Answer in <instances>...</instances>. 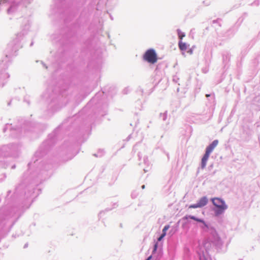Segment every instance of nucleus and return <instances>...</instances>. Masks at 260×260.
<instances>
[{"mask_svg": "<svg viewBox=\"0 0 260 260\" xmlns=\"http://www.w3.org/2000/svg\"><path fill=\"white\" fill-rule=\"evenodd\" d=\"M214 206L217 208L215 210V214L216 216L219 215L228 208L224 201L219 198H214L211 199Z\"/></svg>", "mask_w": 260, "mask_h": 260, "instance_id": "f257e3e1", "label": "nucleus"}, {"mask_svg": "<svg viewBox=\"0 0 260 260\" xmlns=\"http://www.w3.org/2000/svg\"><path fill=\"white\" fill-rule=\"evenodd\" d=\"M143 59L150 64H154L157 61V55L154 49H149L144 54Z\"/></svg>", "mask_w": 260, "mask_h": 260, "instance_id": "f03ea898", "label": "nucleus"}, {"mask_svg": "<svg viewBox=\"0 0 260 260\" xmlns=\"http://www.w3.org/2000/svg\"><path fill=\"white\" fill-rule=\"evenodd\" d=\"M218 144V141L215 140L212 142V143L208 146L206 150V152L210 154V153L212 152L214 149L217 146Z\"/></svg>", "mask_w": 260, "mask_h": 260, "instance_id": "7ed1b4c3", "label": "nucleus"}, {"mask_svg": "<svg viewBox=\"0 0 260 260\" xmlns=\"http://www.w3.org/2000/svg\"><path fill=\"white\" fill-rule=\"evenodd\" d=\"M208 203V199L206 197H204L200 199V200L197 203L199 205L200 207H202L205 206Z\"/></svg>", "mask_w": 260, "mask_h": 260, "instance_id": "20e7f679", "label": "nucleus"}, {"mask_svg": "<svg viewBox=\"0 0 260 260\" xmlns=\"http://www.w3.org/2000/svg\"><path fill=\"white\" fill-rule=\"evenodd\" d=\"M210 154L205 152L204 156L202 159V168H204L206 166L207 161L209 158Z\"/></svg>", "mask_w": 260, "mask_h": 260, "instance_id": "39448f33", "label": "nucleus"}, {"mask_svg": "<svg viewBox=\"0 0 260 260\" xmlns=\"http://www.w3.org/2000/svg\"><path fill=\"white\" fill-rule=\"evenodd\" d=\"M188 218H189L191 219H193L194 220H196L198 222H202V223H203L205 226H207V225L206 224L205 222H204V221L202 219H199V218H196L195 216H192V215H189V216H186L184 217V218L185 219H187Z\"/></svg>", "mask_w": 260, "mask_h": 260, "instance_id": "423d86ee", "label": "nucleus"}, {"mask_svg": "<svg viewBox=\"0 0 260 260\" xmlns=\"http://www.w3.org/2000/svg\"><path fill=\"white\" fill-rule=\"evenodd\" d=\"M179 48L181 50L185 51L187 49V45L185 43L180 41L179 42Z\"/></svg>", "mask_w": 260, "mask_h": 260, "instance_id": "0eeeda50", "label": "nucleus"}, {"mask_svg": "<svg viewBox=\"0 0 260 260\" xmlns=\"http://www.w3.org/2000/svg\"><path fill=\"white\" fill-rule=\"evenodd\" d=\"M177 33H178L179 38L181 40H182L183 39V38L185 36L184 33L182 32L181 31V30H180V29L177 30Z\"/></svg>", "mask_w": 260, "mask_h": 260, "instance_id": "6e6552de", "label": "nucleus"}, {"mask_svg": "<svg viewBox=\"0 0 260 260\" xmlns=\"http://www.w3.org/2000/svg\"><path fill=\"white\" fill-rule=\"evenodd\" d=\"M169 228H170L169 225H167L165 226V227L164 228V229L162 230V234H164V236H166V232Z\"/></svg>", "mask_w": 260, "mask_h": 260, "instance_id": "1a4fd4ad", "label": "nucleus"}, {"mask_svg": "<svg viewBox=\"0 0 260 260\" xmlns=\"http://www.w3.org/2000/svg\"><path fill=\"white\" fill-rule=\"evenodd\" d=\"M200 208L198 203L196 204L191 205L189 206V208Z\"/></svg>", "mask_w": 260, "mask_h": 260, "instance_id": "9d476101", "label": "nucleus"}, {"mask_svg": "<svg viewBox=\"0 0 260 260\" xmlns=\"http://www.w3.org/2000/svg\"><path fill=\"white\" fill-rule=\"evenodd\" d=\"M200 260H209V258L206 256H205V255H202L201 256H200Z\"/></svg>", "mask_w": 260, "mask_h": 260, "instance_id": "9b49d317", "label": "nucleus"}, {"mask_svg": "<svg viewBox=\"0 0 260 260\" xmlns=\"http://www.w3.org/2000/svg\"><path fill=\"white\" fill-rule=\"evenodd\" d=\"M157 249V243H155L154 246V248H153V253H155Z\"/></svg>", "mask_w": 260, "mask_h": 260, "instance_id": "f8f14e48", "label": "nucleus"}, {"mask_svg": "<svg viewBox=\"0 0 260 260\" xmlns=\"http://www.w3.org/2000/svg\"><path fill=\"white\" fill-rule=\"evenodd\" d=\"M164 234H161V236L158 238V241H160L165 237Z\"/></svg>", "mask_w": 260, "mask_h": 260, "instance_id": "ddd939ff", "label": "nucleus"}, {"mask_svg": "<svg viewBox=\"0 0 260 260\" xmlns=\"http://www.w3.org/2000/svg\"><path fill=\"white\" fill-rule=\"evenodd\" d=\"M151 258H152V255H150L146 260H150Z\"/></svg>", "mask_w": 260, "mask_h": 260, "instance_id": "4468645a", "label": "nucleus"}, {"mask_svg": "<svg viewBox=\"0 0 260 260\" xmlns=\"http://www.w3.org/2000/svg\"><path fill=\"white\" fill-rule=\"evenodd\" d=\"M145 188V186L144 185H143L142 186V188Z\"/></svg>", "mask_w": 260, "mask_h": 260, "instance_id": "2eb2a0df", "label": "nucleus"}, {"mask_svg": "<svg viewBox=\"0 0 260 260\" xmlns=\"http://www.w3.org/2000/svg\"><path fill=\"white\" fill-rule=\"evenodd\" d=\"M210 95L209 94H206V96H209Z\"/></svg>", "mask_w": 260, "mask_h": 260, "instance_id": "dca6fc26", "label": "nucleus"}]
</instances>
